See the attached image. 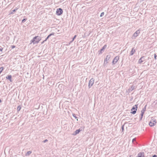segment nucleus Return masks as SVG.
<instances>
[{
	"label": "nucleus",
	"instance_id": "f257e3e1",
	"mask_svg": "<svg viewBox=\"0 0 157 157\" xmlns=\"http://www.w3.org/2000/svg\"><path fill=\"white\" fill-rule=\"evenodd\" d=\"M41 40L40 37L37 36L34 37L30 41V44L33 43V44H37Z\"/></svg>",
	"mask_w": 157,
	"mask_h": 157
},
{
	"label": "nucleus",
	"instance_id": "f03ea898",
	"mask_svg": "<svg viewBox=\"0 0 157 157\" xmlns=\"http://www.w3.org/2000/svg\"><path fill=\"white\" fill-rule=\"evenodd\" d=\"M137 105H135L131 109V111H132L131 112V113L135 114L136 113L137 108Z\"/></svg>",
	"mask_w": 157,
	"mask_h": 157
},
{
	"label": "nucleus",
	"instance_id": "7ed1b4c3",
	"mask_svg": "<svg viewBox=\"0 0 157 157\" xmlns=\"http://www.w3.org/2000/svg\"><path fill=\"white\" fill-rule=\"evenodd\" d=\"M94 81V79L93 78H92L89 81V82L88 86L89 88H90L93 85Z\"/></svg>",
	"mask_w": 157,
	"mask_h": 157
},
{
	"label": "nucleus",
	"instance_id": "20e7f679",
	"mask_svg": "<svg viewBox=\"0 0 157 157\" xmlns=\"http://www.w3.org/2000/svg\"><path fill=\"white\" fill-rule=\"evenodd\" d=\"M63 10L61 8H59L57 10L56 14L58 15H61L63 13Z\"/></svg>",
	"mask_w": 157,
	"mask_h": 157
},
{
	"label": "nucleus",
	"instance_id": "39448f33",
	"mask_svg": "<svg viewBox=\"0 0 157 157\" xmlns=\"http://www.w3.org/2000/svg\"><path fill=\"white\" fill-rule=\"evenodd\" d=\"M119 59V56H116L115 57V58L113 59V61H112V63L113 64H116L117 61Z\"/></svg>",
	"mask_w": 157,
	"mask_h": 157
},
{
	"label": "nucleus",
	"instance_id": "423d86ee",
	"mask_svg": "<svg viewBox=\"0 0 157 157\" xmlns=\"http://www.w3.org/2000/svg\"><path fill=\"white\" fill-rule=\"evenodd\" d=\"M140 33V29L136 31L133 35L132 37H137Z\"/></svg>",
	"mask_w": 157,
	"mask_h": 157
},
{
	"label": "nucleus",
	"instance_id": "0eeeda50",
	"mask_svg": "<svg viewBox=\"0 0 157 157\" xmlns=\"http://www.w3.org/2000/svg\"><path fill=\"white\" fill-rule=\"evenodd\" d=\"M109 57L108 56H107L106 57V58L104 60V65L105 66L108 63V60L109 59Z\"/></svg>",
	"mask_w": 157,
	"mask_h": 157
},
{
	"label": "nucleus",
	"instance_id": "6e6552de",
	"mask_svg": "<svg viewBox=\"0 0 157 157\" xmlns=\"http://www.w3.org/2000/svg\"><path fill=\"white\" fill-rule=\"evenodd\" d=\"M55 34V33H52L50 34H49L48 36L46 38V39L44 40V41H46L47 40L50 36H51L52 35H54Z\"/></svg>",
	"mask_w": 157,
	"mask_h": 157
},
{
	"label": "nucleus",
	"instance_id": "1a4fd4ad",
	"mask_svg": "<svg viewBox=\"0 0 157 157\" xmlns=\"http://www.w3.org/2000/svg\"><path fill=\"white\" fill-rule=\"evenodd\" d=\"M144 59V57H142L138 61V63H141L143 61V59Z\"/></svg>",
	"mask_w": 157,
	"mask_h": 157
},
{
	"label": "nucleus",
	"instance_id": "9d476101",
	"mask_svg": "<svg viewBox=\"0 0 157 157\" xmlns=\"http://www.w3.org/2000/svg\"><path fill=\"white\" fill-rule=\"evenodd\" d=\"M82 131V129L79 128L75 132V133L74 134V135H76V134L79 133Z\"/></svg>",
	"mask_w": 157,
	"mask_h": 157
},
{
	"label": "nucleus",
	"instance_id": "9b49d317",
	"mask_svg": "<svg viewBox=\"0 0 157 157\" xmlns=\"http://www.w3.org/2000/svg\"><path fill=\"white\" fill-rule=\"evenodd\" d=\"M107 46L106 45H105L102 48V49H101L100 51V53H101L103 51H104V50L106 48Z\"/></svg>",
	"mask_w": 157,
	"mask_h": 157
},
{
	"label": "nucleus",
	"instance_id": "f8f14e48",
	"mask_svg": "<svg viewBox=\"0 0 157 157\" xmlns=\"http://www.w3.org/2000/svg\"><path fill=\"white\" fill-rule=\"evenodd\" d=\"M137 157H144V153H140L138 155Z\"/></svg>",
	"mask_w": 157,
	"mask_h": 157
},
{
	"label": "nucleus",
	"instance_id": "ddd939ff",
	"mask_svg": "<svg viewBox=\"0 0 157 157\" xmlns=\"http://www.w3.org/2000/svg\"><path fill=\"white\" fill-rule=\"evenodd\" d=\"M11 77L12 76L11 75H9L6 77V78L9 79L11 82H12Z\"/></svg>",
	"mask_w": 157,
	"mask_h": 157
},
{
	"label": "nucleus",
	"instance_id": "4468645a",
	"mask_svg": "<svg viewBox=\"0 0 157 157\" xmlns=\"http://www.w3.org/2000/svg\"><path fill=\"white\" fill-rule=\"evenodd\" d=\"M135 51L134 49V48H132V51H131L130 53V55L131 56L135 52Z\"/></svg>",
	"mask_w": 157,
	"mask_h": 157
},
{
	"label": "nucleus",
	"instance_id": "2eb2a0df",
	"mask_svg": "<svg viewBox=\"0 0 157 157\" xmlns=\"http://www.w3.org/2000/svg\"><path fill=\"white\" fill-rule=\"evenodd\" d=\"M135 89V86H132L130 88H129L128 89L129 91H131Z\"/></svg>",
	"mask_w": 157,
	"mask_h": 157
},
{
	"label": "nucleus",
	"instance_id": "dca6fc26",
	"mask_svg": "<svg viewBox=\"0 0 157 157\" xmlns=\"http://www.w3.org/2000/svg\"><path fill=\"white\" fill-rule=\"evenodd\" d=\"M146 105L145 106V107L141 111V113H144L145 111H146Z\"/></svg>",
	"mask_w": 157,
	"mask_h": 157
},
{
	"label": "nucleus",
	"instance_id": "f3484780",
	"mask_svg": "<svg viewBox=\"0 0 157 157\" xmlns=\"http://www.w3.org/2000/svg\"><path fill=\"white\" fill-rule=\"evenodd\" d=\"M149 125L151 127H152L155 125H154V123H153L151 120V121L149 122Z\"/></svg>",
	"mask_w": 157,
	"mask_h": 157
},
{
	"label": "nucleus",
	"instance_id": "a211bd4d",
	"mask_svg": "<svg viewBox=\"0 0 157 157\" xmlns=\"http://www.w3.org/2000/svg\"><path fill=\"white\" fill-rule=\"evenodd\" d=\"M32 153V152L31 151H28L26 154H25V156H29L30 154H31Z\"/></svg>",
	"mask_w": 157,
	"mask_h": 157
},
{
	"label": "nucleus",
	"instance_id": "6ab92c4d",
	"mask_svg": "<svg viewBox=\"0 0 157 157\" xmlns=\"http://www.w3.org/2000/svg\"><path fill=\"white\" fill-rule=\"evenodd\" d=\"M151 120L152 121V122H153V123H154V125H155V124L156 123V120L155 119H152Z\"/></svg>",
	"mask_w": 157,
	"mask_h": 157
},
{
	"label": "nucleus",
	"instance_id": "aec40b11",
	"mask_svg": "<svg viewBox=\"0 0 157 157\" xmlns=\"http://www.w3.org/2000/svg\"><path fill=\"white\" fill-rule=\"evenodd\" d=\"M144 114V113H141V117L140 118V120H142Z\"/></svg>",
	"mask_w": 157,
	"mask_h": 157
},
{
	"label": "nucleus",
	"instance_id": "412c9836",
	"mask_svg": "<svg viewBox=\"0 0 157 157\" xmlns=\"http://www.w3.org/2000/svg\"><path fill=\"white\" fill-rule=\"evenodd\" d=\"M21 109V107L20 106H18L17 108V110L18 111H19Z\"/></svg>",
	"mask_w": 157,
	"mask_h": 157
},
{
	"label": "nucleus",
	"instance_id": "4be33fe9",
	"mask_svg": "<svg viewBox=\"0 0 157 157\" xmlns=\"http://www.w3.org/2000/svg\"><path fill=\"white\" fill-rule=\"evenodd\" d=\"M104 12H102V13H101L100 16L101 17H102L104 15Z\"/></svg>",
	"mask_w": 157,
	"mask_h": 157
},
{
	"label": "nucleus",
	"instance_id": "5701e85b",
	"mask_svg": "<svg viewBox=\"0 0 157 157\" xmlns=\"http://www.w3.org/2000/svg\"><path fill=\"white\" fill-rule=\"evenodd\" d=\"M17 10V9H14V10H12V11H13V12H12L11 13V14L13 13V12H15V11H16Z\"/></svg>",
	"mask_w": 157,
	"mask_h": 157
},
{
	"label": "nucleus",
	"instance_id": "b1692460",
	"mask_svg": "<svg viewBox=\"0 0 157 157\" xmlns=\"http://www.w3.org/2000/svg\"><path fill=\"white\" fill-rule=\"evenodd\" d=\"M27 19H24L22 20V22H25V21Z\"/></svg>",
	"mask_w": 157,
	"mask_h": 157
},
{
	"label": "nucleus",
	"instance_id": "393cba45",
	"mask_svg": "<svg viewBox=\"0 0 157 157\" xmlns=\"http://www.w3.org/2000/svg\"><path fill=\"white\" fill-rule=\"evenodd\" d=\"M48 140H47L46 139V140L43 141V142L44 143H46V142H48Z\"/></svg>",
	"mask_w": 157,
	"mask_h": 157
},
{
	"label": "nucleus",
	"instance_id": "a878e982",
	"mask_svg": "<svg viewBox=\"0 0 157 157\" xmlns=\"http://www.w3.org/2000/svg\"><path fill=\"white\" fill-rule=\"evenodd\" d=\"M15 47V46L14 45H11V48L12 49H13Z\"/></svg>",
	"mask_w": 157,
	"mask_h": 157
},
{
	"label": "nucleus",
	"instance_id": "bb28decb",
	"mask_svg": "<svg viewBox=\"0 0 157 157\" xmlns=\"http://www.w3.org/2000/svg\"><path fill=\"white\" fill-rule=\"evenodd\" d=\"M73 116L75 118H77V117L76 116L75 114H73Z\"/></svg>",
	"mask_w": 157,
	"mask_h": 157
},
{
	"label": "nucleus",
	"instance_id": "cd10ccee",
	"mask_svg": "<svg viewBox=\"0 0 157 157\" xmlns=\"http://www.w3.org/2000/svg\"><path fill=\"white\" fill-rule=\"evenodd\" d=\"M76 37V35H75L74 36V37L73 38L72 40H74V39Z\"/></svg>",
	"mask_w": 157,
	"mask_h": 157
},
{
	"label": "nucleus",
	"instance_id": "c85d7f7f",
	"mask_svg": "<svg viewBox=\"0 0 157 157\" xmlns=\"http://www.w3.org/2000/svg\"><path fill=\"white\" fill-rule=\"evenodd\" d=\"M156 57L157 56L156 55V54H155L154 55V58L155 59H156Z\"/></svg>",
	"mask_w": 157,
	"mask_h": 157
},
{
	"label": "nucleus",
	"instance_id": "c756f323",
	"mask_svg": "<svg viewBox=\"0 0 157 157\" xmlns=\"http://www.w3.org/2000/svg\"><path fill=\"white\" fill-rule=\"evenodd\" d=\"M136 141V138H134L133 139L132 142H133L134 141Z\"/></svg>",
	"mask_w": 157,
	"mask_h": 157
},
{
	"label": "nucleus",
	"instance_id": "7c9ffc66",
	"mask_svg": "<svg viewBox=\"0 0 157 157\" xmlns=\"http://www.w3.org/2000/svg\"><path fill=\"white\" fill-rule=\"evenodd\" d=\"M152 157H157V155H155Z\"/></svg>",
	"mask_w": 157,
	"mask_h": 157
},
{
	"label": "nucleus",
	"instance_id": "2f4dec72",
	"mask_svg": "<svg viewBox=\"0 0 157 157\" xmlns=\"http://www.w3.org/2000/svg\"><path fill=\"white\" fill-rule=\"evenodd\" d=\"M45 41H44H44H43V42H41V44H43L44 43V42H45Z\"/></svg>",
	"mask_w": 157,
	"mask_h": 157
},
{
	"label": "nucleus",
	"instance_id": "473e14b6",
	"mask_svg": "<svg viewBox=\"0 0 157 157\" xmlns=\"http://www.w3.org/2000/svg\"><path fill=\"white\" fill-rule=\"evenodd\" d=\"M2 48H0V51H2Z\"/></svg>",
	"mask_w": 157,
	"mask_h": 157
},
{
	"label": "nucleus",
	"instance_id": "72a5a7b5",
	"mask_svg": "<svg viewBox=\"0 0 157 157\" xmlns=\"http://www.w3.org/2000/svg\"><path fill=\"white\" fill-rule=\"evenodd\" d=\"M122 130H123L124 129V126H123L122 127Z\"/></svg>",
	"mask_w": 157,
	"mask_h": 157
},
{
	"label": "nucleus",
	"instance_id": "f704fd0d",
	"mask_svg": "<svg viewBox=\"0 0 157 157\" xmlns=\"http://www.w3.org/2000/svg\"><path fill=\"white\" fill-rule=\"evenodd\" d=\"M73 41H74V40H72V41H71L70 42V43H69V44H70V43H72V42Z\"/></svg>",
	"mask_w": 157,
	"mask_h": 157
},
{
	"label": "nucleus",
	"instance_id": "c9c22d12",
	"mask_svg": "<svg viewBox=\"0 0 157 157\" xmlns=\"http://www.w3.org/2000/svg\"><path fill=\"white\" fill-rule=\"evenodd\" d=\"M73 41H74V40H72V41H71L70 42V43H69V44H70V43H72V42Z\"/></svg>",
	"mask_w": 157,
	"mask_h": 157
},
{
	"label": "nucleus",
	"instance_id": "e433bc0d",
	"mask_svg": "<svg viewBox=\"0 0 157 157\" xmlns=\"http://www.w3.org/2000/svg\"><path fill=\"white\" fill-rule=\"evenodd\" d=\"M1 102V100L0 99V103Z\"/></svg>",
	"mask_w": 157,
	"mask_h": 157
}]
</instances>
